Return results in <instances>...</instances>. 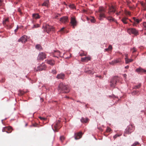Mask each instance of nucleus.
Listing matches in <instances>:
<instances>
[{
  "label": "nucleus",
  "mask_w": 146,
  "mask_h": 146,
  "mask_svg": "<svg viewBox=\"0 0 146 146\" xmlns=\"http://www.w3.org/2000/svg\"><path fill=\"white\" fill-rule=\"evenodd\" d=\"M58 88V92L60 93H68L70 91L68 86L62 83L59 84Z\"/></svg>",
  "instance_id": "nucleus-1"
},
{
  "label": "nucleus",
  "mask_w": 146,
  "mask_h": 146,
  "mask_svg": "<svg viewBox=\"0 0 146 146\" xmlns=\"http://www.w3.org/2000/svg\"><path fill=\"white\" fill-rule=\"evenodd\" d=\"M42 28L43 29V31L48 33H49L50 32L54 31H55L54 27L46 24H44Z\"/></svg>",
  "instance_id": "nucleus-2"
},
{
  "label": "nucleus",
  "mask_w": 146,
  "mask_h": 146,
  "mask_svg": "<svg viewBox=\"0 0 146 146\" xmlns=\"http://www.w3.org/2000/svg\"><path fill=\"white\" fill-rule=\"evenodd\" d=\"M118 81V78L116 77H114L111 79L110 81V86L111 87L114 88Z\"/></svg>",
  "instance_id": "nucleus-3"
},
{
  "label": "nucleus",
  "mask_w": 146,
  "mask_h": 146,
  "mask_svg": "<svg viewBox=\"0 0 146 146\" xmlns=\"http://www.w3.org/2000/svg\"><path fill=\"white\" fill-rule=\"evenodd\" d=\"M99 12L100 13L99 19L100 20H102L103 17H105L104 15L105 10L104 8L103 7H100L99 9Z\"/></svg>",
  "instance_id": "nucleus-4"
},
{
  "label": "nucleus",
  "mask_w": 146,
  "mask_h": 146,
  "mask_svg": "<svg viewBox=\"0 0 146 146\" xmlns=\"http://www.w3.org/2000/svg\"><path fill=\"white\" fill-rule=\"evenodd\" d=\"M52 126L54 127L55 131H58V130L61 127L60 121L59 120L57 121L54 124L52 125Z\"/></svg>",
  "instance_id": "nucleus-5"
},
{
  "label": "nucleus",
  "mask_w": 146,
  "mask_h": 146,
  "mask_svg": "<svg viewBox=\"0 0 146 146\" xmlns=\"http://www.w3.org/2000/svg\"><path fill=\"white\" fill-rule=\"evenodd\" d=\"M127 32L130 34H132L135 35H138L137 31L135 28L129 29L127 30Z\"/></svg>",
  "instance_id": "nucleus-6"
},
{
  "label": "nucleus",
  "mask_w": 146,
  "mask_h": 146,
  "mask_svg": "<svg viewBox=\"0 0 146 146\" xmlns=\"http://www.w3.org/2000/svg\"><path fill=\"white\" fill-rule=\"evenodd\" d=\"M134 129V128L133 127L132 125L129 126L127 128L126 131L125 132L124 135H125V134H129L130 133L132 132L133 131Z\"/></svg>",
  "instance_id": "nucleus-7"
},
{
  "label": "nucleus",
  "mask_w": 146,
  "mask_h": 146,
  "mask_svg": "<svg viewBox=\"0 0 146 146\" xmlns=\"http://www.w3.org/2000/svg\"><path fill=\"white\" fill-rule=\"evenodd\" d=\"M46 58V55L45 53L41 52L39 53L38 56V59L43 60Z\"/></svg>",
  "instance_id": "nucleus-8"
},
{
  "label": "nucleus",
  "mask_w": 146,
  "mask_h": 146,
  "mask_svg": "<svg viewBox=\"0 0 146 146\" xmlns=\"http://www.w3.org/2000/svg\"><path fill=\"white\" fill-rule=\"evenodd\" d=\"M46 66L44 63H42L41 64H39L37 67V71L45 70L46 68Z\"/></svg>",
  "instance_id": "nucleus-9"
},
{
  "label": "nucleus",
  "mask_w": 146,
  "mask_h": 146,
  "mask_svg": "<svg viewBox=\"0 0 146 146\" xmlns=\"http://www.w3.org/2000/svg\"><path fill=\"white\" fill-rule=\"evenodd\" d=\"M12 130V127L9 126L4 127L2 129V131H6L7 133H10L11 132Z\"/></svg>",
  "instance_id": "nucleus-10"
},
{
  "label": "nucleus",
  "mask_w": 146,
  "mask_h": 146,
  "mask_svg": "<svg viewBox=\"0 0 146 146\" xmlns=\"http://www.w3.org/2000/svg\"><path fill=\"white\" fill-rule=\"evenodd\" d=\"M70 23L72 26L73 28L74 29L76 25L77 21L76 20L75 17H72L71 18Z\"/></svg>",
  "instance_id": "nucleus-11"
},
{
  "label": "nucleus",
  "mask_w": 146,
  "mask_h": 146,
  "mask_svg": "<svg viewBox=\"0 0 146 146\" xmlns=\"http://www.w3.org/2000/svg\"><path fill=\"white\" fill-rule=\"evenodd\" d=\"M115 7L113 5H112L111 7H110L109 10L108 12L109 15H112V14L114 13L115 12Z\"/></svg>",
  "instance_id": "nucleus-12"
},
{
  "label": "nucleus",
  "mask_w": 146,
  "mask_h": 146,
  "mask_svg": "<svg viewBox=\"0 0 146 146\" xmlns=\"http://www.w3.org/2000/svg\"><path fill=\"white\" fill-rule=\"evenodd\" d=\"M82 133L81 132L75 133L74 135L75 139L76 140L79 139L82 137Z\"/></svg>",
  "instance_id": "nucleus-13"
},
{
  "label": "nucleus",
  "mask_w": 146,
  "mask_h": 146,
  "mask_svg": "<svg viewBox=\"0 0 146 146\" xmlns=\"http://www.w3.org/2000/svg\"><path fill=\"white\" fill-rule=\"evenodd\" d=\"M27 37L25 35H24L21 37L18 40L19 42H21L23 43H25L27 41Z\"/></svg>",
  "instance_id": "nucleus-14"
},
{
  "label": "nucleus",
  "mask_w": 146,
  "mask_h": 146,
  "mask_svg": "<svg viewBox=\"0 0 146 146\" xmlns=\"http://www.w3.org/2000/svg\"><path fill=\"white\" fill-rule=\"evenodd\" d=\"M54 57H58V56H60V51L58 50H54V52H52Z\"/></svg>",
  "instance_id": "nucleus-15"
},
{
  "label": "nucleus",
  "mask_w": 146,
  "mask_h": 146,
  "mask_svg": "<svg viewBox=\"0 0 146 146\" xmlns=\"http://www.w3.org/2000/svg\"><path fill=\"white\" fill-rule=\"evenodd\" d=\"M133 19L134 21V22L133 24V26H136L137 24L139 23L141 21V19L139 20L135 17H133Z\"/></svg>",
  "instance_id": "nucleus-16"
},
{
  "label": "nucleus",
  "mask_w": 146,
  "mask_h": 146,
  "mask_svg": "<svg viewBox=\"0 0 146 146\" xmlns=\"http://www.w3.org/2000/svg\"><path fill=\"white\" fill-rule=\"evenodd\" d=\"M60 21L63 23H65L68 21V18L67 17H64L60 18Z\"/></svg>",
  "instance_id": "nucleus-17"
},
{
  "label": "nucleus",
  "mask_w": 146,
  "mask_h": 146,
  "mask_svg": "<svg viewBox=\"0 0 146 146\" xmlns=\"http://www.w3.org/2000/svg\"><path fill=\"white\" fill-rule=\"evenodd\" d=\"M33 23L34 24L33 25V26L32 27V28L33 29L34 28H36V25L34 24L33 22L35 21L34 20L36 19V13H34L33 14Z\"/></svg>",
  "instance_id": "nucleus-18"
},
{
  "label": "nucleus",
  "mask_w": 146,
  "mask_h": 146,
  "mask_svg": "<svg viewBox=\"0 0 146 146\" xmlns=\"http://www.w3.org/2000/svg\"><path fill=\"white\" fill-rule=\"evenodd\" d=\"M46 62L48 64L52 66L54 65L55 64L54 61L52 60H46Z\"/></svg>",
  "instance_id": "nucleus-19"
},
{
  "label": "nucleus",
  "mask_w": 146,
  "mask_h": 146,
  "mask_svg": "<svg viewBox=\"0 0 146 146\" xmlns=\"http://www.w3.org/2000/svg\"><path fill=\"white\" fill-rule=\"evenodd\" d=\"M65 77V75L62 73L58 74L56 76V78L58 79H64Z\"/></svg>",
  "instance_id": "nucleus-20"
},
{
  "label": "nucleus",
  "mask_w": 146,
  "mask_h": 146,
  "mask_svg": "<svg viewBox=\"0 0 146 146\" xmlns=\"http://www.w3.org/2000/svg\"><path fill=\"white\" fill-rule=\"evenodd\" d=\"M91 59V58L90 57H85L81 58V61L82 62H87L90 60Z\"/></svg>",
  "instance_id": "nucleus-21"
},
{
  "label": "nucleus",
  "mask_w": 146,
  "mask_h": 146,
  "mask_svg": "<svg viewBox=\"0 0 146 146\" xmlns=\"http://www.w3.org/2000/svg\"><path fill=\"white\" fill-rule=\"evenodd\" d=\"M120 62V60L119 59H116L113 60L111 62H109V64L111 65H114L115 64L119 63Z\"/></svg>",
  "instance_id": "nucleus-22"
},
{
  "label": "nucleus",
  "mask_w": 146,
  "mask_h": 146,
  "mask_svg": "<svg viewBox=\"0 0 146 146\" xmlns=\"http://www.w3.org/2000/svg\"><path fill=\"white\" fill-rule=\"evenodd\" d=\"M136 71L139 73H145L146 72L145 70L141 68H139L136 69Z\"/></svg>",
  "instance_id": "nucleus-23"
},
{
  "label": "nucleus",
  "mask_w": 146,
  "mask_h": 146,
  "mask_svg": "<svg viewBox=\"0 0 146 146\" xmlns=\"http://www.w3.org/2000/svg\"><path fill=\"white\" fill-rule=\"evenodd\" d=\"M145 1L146 2L145 3H143V1L139 2L140 3L143 8L144 11H146V0Z\"/></svg>",
  "instance_id": "nucleus-24"
},
{
  "label": "nucleus",
  "mask_w": 146,
  "mask_h": 146,
  "mask_svg": "<svg viewBox=\"0 0 146 146\" xmlns=\"http://www.w3.org/2000/svg\"><path fill=\"white\" fill-rule=\"evenodd\" d=\"M128 18L126 17H123L121 19V21L124 24H126L128 23L127 20Z\"/></svg>",
  "instance_id": "nucleus-25"
},
{
  "label": "nucleus",
  "mask_w": 146,
  "mask_h": 146,
  "mask_svg": "<svg viewBox=\"0 0 146 146\" xmlns=\"http://www.w3.org/2000/svg\"><path fill=\"white\" fill-rule=\"evenodd\" d=\"M89 119H88V118H82L80 121L82 123H87Z\"/></svg>",
  "instance_id": "nucleus-26"
},
{
  "label": "nucleus",
  "mask_w": 146,
  "mask_h": 146,
  "mask_svg": "<svg viewBox=\"0 0 146 146\" xmlns=\"http://www.w3.org/2000/svg\"><path fill=\"white\" fill-rule=\"evenodd\" d=\"M49 1L48 0L45 1L44 3L42 4V6H45L46 7H48V6Z\"/></svg>",
  "instance_id": "nucleus-27"
},
{
  "label": "nucleus",
  "mask_w": 146,
  "mask_h": 146,
  "mask_svg": "<svg viewBox=\"0 0 146 146\" xmlns=\"http://www.w3.org/2000/svg\"><path fill=\"white\" fill-rule=\"evenodd\" d=\"M125 63L126 64H128L130 62H131L133 61V60L132 59H129L128 58L126 57L125 58Z\"/></svg>",
  "instance_id": "nucleus-28"
},
{
  "label": "nucleus",
  "mask_w": 146,
  "mask_h": 146,
  "mask_svg": "<svg viewBox=\"0 0 146 146\" xmlns=\"http://www.w3.org/2000/svg\"><path fill=\"white\" fill-rule=\"evenodd\" d=\"M105 18H106L110 22L114 21V19L112 18V17H106L105 16Z\"/></svg>",
  "instance_id": "nucleus-29"
},
{
  "label": "nucleus",
  "mask_w": 146,
  "mask_h": 146,
  "mask_svg": "<svg viewBox=\"0 0 146 146\" xmlns=\"http://www.w3.org/2000/svg\"><path fill=\"white\" fill-rule=\"evenodd\" d=\"M141 86V83H139L136 86H135L133 88V89H139L140 88Z\"/></svg>",
  "instance_id": "nucleus-30"
},
{
  "label": "nucleus",
  "mask_w": 146,
  "mask_h": 146,
  "mask_svg": "<svg viewBox=\"0 0 146 146\" xmlns=\"http://www.w3.org/2000/svg\"><path fill=\"white\" fill-rule=\"evenodd\" d=\"M9 22V19L8 18L6 19H5L3 21V24L4 25H7L6 24H7V22Z\"/></svg>",
  "instance_id": "nucleus-31"
},
{
  "label": "nucleus",
  "mask_w": 146,
  "mask_h": 146,
  "mask_svg": "<svg viewBox=\"0 0 146 146\" xmlns=\"http://www.w3.org/2000/svg\"><path fill=\"white\" fill-rule=\"evenodd\" d=\"M87 20L88 21L90 20L92 23H94L95 22V20L94 18H92V19L89 18L88 17L87 18Z\"/></svg>",
  "instance_id": "nucleus-32"
},
{
  "label": "nucleus",
  "mask_w": 146,
  "mask_h": 146,
  "mask_svg": "<svg viewBox=\"0 0 146 146\" xmlns=\"http://www.w3.org/2000/svg\"><path fill=\"white\" fill-rule=\"evenodd\" d=\"M112 48V46L111 45H110L108 48H106L105 50L106 51H108V50H111Z\"/></svg>",
  "instance_id": "nucleus-33"
},
{
  "label": "nucleus",
  "mask_w": 146,
  "mask_h": 146,
  "mask_svg": "<svg viewBox=\"0 0 146 146\" xmlns=\"http://www.w3.org/2000/svg\"><path fill=\"white\" fill-rule=\"evenodd\" d=\"M139 93V91L138 90H134L132 92V94L133 95H136L138 94Z\"/></svg>",
  "instance_id": "nucleus-34"
},
{
  "label": "nucleus",
  "mask_w": 146,
  "mask_h": 146,
  "mask_svg": "<svg viewBox=\"0 0 146 146\" xmlns=\"http://www.w3.org/2000/svg\"><path fill=\"white\" fill-rule=\"evenodd\" d=\"M19 95H22L24 94L25 93V92L21 90H19Z\"/></svg>",
  "instance_id": "nucleus-35"
},
{
  "label": "nucleus",
  "mask_w": 146,
  "mask_h": 146,
  "mask_svg": "<svg viewBox=\"0 0 146 146\" xmlns=\"http://www.w3.org/2000/svg\"><path fill=\"white\" fill-rule=\"evenodd\" d=\"M38 49L39 50L42 49V47L40 44L37 45V49Z\"/></svg>",
  "instance_id": "nucleus-36"
},
{
  "label": "nucleus",
  "mask_w": 146,
  "mask_h": 146,
  "mask_svg": "<svg viewBox=\"0 0 146 146\" xmlns=\"http://www.w3.org/2000/svg\"><path fill=\"white\" fill-rule=\"evenodd\" d=\"M7 28V29H11L13 27V26L12 25H6Z\"/></svg>",
  "instance_id": "nucleus-37"
},
{
  "label": "nucleus",
  "mask_w": 146,
  "mask_h": 146,
  "mask_svg": "<svg viewBox=\"0 0 146 146\" xmlns=\"http://www.w3.org/2000/svg\"><path fill=\"white\" fill-rule=\"evenodd\" d=\"M65 138L63 136H61L60 137V140L62 142L64 140Z\"/></svg>",
  "instance_id": "nucleus-38"
},
{
  "label": "nucleus",
  "mask_w": 146,
  "mask_h": 146,
  "mask_svg": "<svg viewBox=\"0 0 146 146\" xmlns=\"http://www.w3.org/2000/svg\"><path fill=\"white\" fill-rule=\"evenodd\" d=\"M111 131V128L108 127H107L106 130V132H110Z\"/></svg>",
  "instance_id": "nucleus-39"
},
{
  "label": "nucleus",
  "mask_w": 146,
  "mask_h": 146,
  "mask_svg": "<svg viewBox=\"0 0 146 146\" xmlns=\"http://www.w3.org/2000/svg\"><path fill=\"white\" fill-rule=\"evenodd\" d=\"M69 7L72 9H74L75 8V6L74 4L69 5Z\"/></svg>",
  "instance_id": "nucleus-40"
},
{
  "label": "nucleus",
  "mask_w": 146,
  "mask_h": 146,
  "mask_svg": "<svg viewBox=\"0 0 146 146\" xmlns=\"http://www.w3.org/2000/svg\"><path fill=\"white\" fill-rule=\"evenodd\" d=\"M38 118L41 120H42V121L45 120L46 119V118H44V117H40V116Z\"/></svg>",
  "instance_id": "nucleus-41"
},
{
  "label": "nucleus",
  "mask_w": 146,
  "mask_h": 146,
  "mask_svg": "<svg viewBox=\"0 0 146 146\" xmlns=\"http://www.w3.org/2000/svg\"><path fill=\"white\" fill-rule=\"evenodd\" d=\"M125 14L127 15H131V13L130 12L127 11H125Z\"/></svg>",
  "instance_id": "nucleus-42"
},
{
  "label": "nucleus",
  "mask_w": 146,
  "mask_h": 146,
  "mask_svg": "<svg viewBox=\"0 0 146 146\" xmlns=\"http://www.w3.org/2000/svg\"><path fill=\"white\" fill-rule=\"evenodd\" d=\"M139 143L138 142H136L135 143H134L133 144H132L131 146H135L139 144Z\"/></svg>",
  "instance_id": "nucleus-43"
},
{
  "label": "nucleus",
  "mask_w": 146,
  "mask_h": 146,
  "mask_svg": "<svg viewBox=\"0 0 146 146\" xmlns=\"http://www.w3.org/2000/svg\"><path fill=\"white\" fill-rule=\"evenodd\" d=\"M64 27L62 28L60 30V32L61 33H64Z\"/></svg>",
  "instance_id": "nucleus-44"
},
{
  "label": "nucleus",
  "mask_w": 146,
  "mask_h": 146,
  "mask_svg": "<svg viewBox=\"0 0 146 146\" xmlns=\"http://www.w3.org/2000/svg\"><path fill=\"white\" fill-rule=\"evenodd\" d=\"M131 50L132 51V52L133 53L136 51V49L134 47L133 49H131Z\"/></svg>",
  "instance_id": "nucleus-45"
},
{
  "label": "nucleus",
  "mask_w": 146,
  "mask_h": 146,
  "mask_svg": "<svg viewBox=\"0 0 146 146\" xmlns=\"http://www.w3.org/2000/svg\"><path fill=\"white\" fill-rule=\"evenodd\" d=\"M143 25L144 26V29L145 30H146V22H145L143 23Z\"/></svg>",
  "instance_id": "nucleus-46"
},
{
  "label": "nucleus",
  "mask_w": 146,
  "mask_h": 146,
  "mask_svg": "<svg viewBox=\"0 0 146 146\" xmlns=\"http://www.w3.org/2000/svg\"><path fill=\"white\" fill-rule=\"evenodd\" d=\"M126 2L127 3V6L130 5V4L131 3V2L129 0H127L126 1Z\"/></svg>",
  "instance_id": "nucleus-47"
},
{
  "label": "nucleus",
  "mask_w": 146,
  "mask_h": 146,
  "mask_svg": "<svg viewBox=\"0 0 146 146\" xmlns=\"http://www.w3.org/2000/svg\"><path fill=\"white\" fill-rule=\"evenodd\" d=\"M120 136L118 134H116L113 136V138L114 139H115L117 137H119Z\"/></svg>",
  "instance_id": "nucleus-48"
},
{
  "label": "nucleus",
  "mask_w": 146,
  "mask_h": 146,
  "mask_svg": "<svg viewBox=\"0 0 146 146\" xmlns=\"http://www.w3.org/2000/svg\"><path fill=\"white\" fill-rule=\"evenodd\" d=\"M18 11L20 13V14H22V13L21 12V10L20 8H19L18 9Z\"/></svg>",
  "instance_id": "nucleus-49"
},
{
  "label": "nucleus",
  "mask_w": 146,
  "mask_h": 146,
  "mask_svg": "<svg viewBox=\"0 0 146 146\" xmlns=\"http://www.w3.org/2000/svg\"><path fill=\"white\" fill-rule=\"evenodd\" d=\"M52 73L54 74H56V72L55 70H54L52 71Z\"/></svg>",
  "instance_id": "nucleus-50"
},
{
  "label": "nucleus",
  "mask_w": 146,
  "mask_h": 146,
  "mask_svg": "<svg viewBox=\"0 0 146 146\" xmlns=\"http://www.w3.org/2000/svg\"><path fill=\"white\" fill-rule=\"evenodd\" d=\"M3 1V0H0V6H1Z\"/></svg>",
  "instance_id": "nucleus-51"
},
{
  "label": "nucleus",
  "mask_w": 146,
  "mask_h": 146,
  "mask_svg": "<svg viewBox=\"0 0 146 146\" xmlns=\"http://www.w3.org/2000/svg\"><path fill=\"white\" fill-rule=\"evenodd\" d=\"M128 7H129V8L131 9H133V7L132 6H131L130 5H129L128 6Z\"/></svg>",
  "instance_id": "nucleus-52"
},
{
  "label": "nucleus",
  "mask_w": 146,
  "mask_h": 146,
  "mask_svg": "<svg viewBox=\"0 0 146 146\" xmlns=\"http://www.w3.org/2000/svg\"><path fill=\"white\" fill-rule=\"evenodd\" d=\"M19 27H18V26H17V28L16 29H15V33H16L17 32L18 30V29H19Z\"/></svg>",
  "instance_id": "nucleus-53"
},
{
  "label": "nucleus",
  "mask_w": 146,
  "mask_h": 146,
  "mask_svg": "<svg viewBox=\"0 0 146 146\" xmlns=\"http://www.w3.org/2000/svg\"><path fill=\"white\" fill-rule=\"evenodd\" d=\"M80 55L81 56H86V54H85L84 53H81V54H80Z\"/></svg>",
  "instance_id": "nucleus-54"
},
{
  "label": "nucleus",
  "mask_w": 146,
  "mask_h": 146,
  "mask_svg": "<svg viewBox=\"0 0 146 146\" xmlns=\"http://www.w3.org/2000/svg\"><path fill=\"white\" fill-rule=\"evenodd\" d=\"M123 77L125 78H126V76H127V75L126 74H124L123 75Z\"/></svg>",
  "instance_id": "nucleus-55"
},
{
  "label": "nucleus",
  "mask_w": 146,
  "mask_h": 146,
  "mask_svg": "<svg viewBox=\"0 0 146 146\" xmlns=\"http://www.w3.org/2000/svg\"><path fill=\"white\" fill-rule=\"evenodd\" d=\"M40 18V17L39 15L37 13V19H39Z\"/></svg>",
  "instance_id": "nucleus-56"
},
{
  "label": "nucleus",
  "mask_w": 146,
  "mask_h": 146,
  "mask_svg": "<svg viewBox=\"0 0 146 146\" xmlns=\"http://www.w3.org/2000/svg\"><path fill=\"white\" fill-rule=\"evenodd\" d=\"M33 126L36 127V123L33 124L32 125Z\"/></svg>",
  "instance_id": "nucleus-57"
},
{
  "label": "nucleus",
  "mask_w": 146,
  "mask_h": 146,
  "mask_svg": "<svg viewBox=\"0 0 146 146\" xmlns=\"http://www.w3.org/2000/svg\"><path fill=\"white\" fill-rule=\"evenodd\" d=\"M60 15H56L55 16V18L56 19L58 17V16Z\"/></svg>",
  "instance_id": "nucleus-58"
},
{
  "label": "nucleus",
  "mask_w": 146,
  "mask_h": 146,
  "mask_svg": "<svg viewBox=\"0 0 146 146\" xmlns=\"http://www.w3.org/2000/svg\"><path fill=\"white\" fill-rule=\"evenodd\" d=\"M129 68V66H125V68L126 69H128Z\"/></svg>",
  "instance_id": "nucleus-59"
},
{
  "label": "nucleus",
  "mask_w": 146,
  "mask_h": 146,
  "mask_svg": "<svg viewBox=\"0 0 146 146\" xmlns=\"http://www.w3.org/2000/svg\"><path fill=\"white\" fill-rule=\"evenodd\" d=\"M120 13V12H119V13L116 12V14L117 15H119V13Z\"/></svg>",
  "instance_id": "nucleus-60"
},
{
  "label": "nucleus",
  "mask_w": 146,
  "mask_h": 146,
  "mask_svg": "<svg viewBox=\"0 0 146 146\" xmlns=\"http://www.w3.org/2000/svg\"><path fill=\"white\" fill-rule=\"evenodd\" d=\"M5 80L4 79H2V81H1L2 82H4Z\"/></svg>",
  "instance_id": "nucleus-61"
},
{
  "label": "nucleus",
  "mask_w": 146,
  "mask_h": 146,
  "mask_svg": "<svg viewBox=\"0 0 146 146\" xmlns=\"http://www.w3.org/2000/svg\"><path fill=\"white\" fill-rule=\"evenodd\" d=\"M41 100L42 102L43 101V99L42 98H41Z\"/></svg>",
  "instance_id": "nucleus-62"
},
{
  "label": "nucleus",
  "mask_w": 146,
  "mask_h": 146,
  "mask_svg": "<svg viewBox=\"0 0 146 146\" xmlns=\"http://www.w3.org/2000/svg\"><path fill=\"white\" fill-rule=\"evenodd\" d=\"M127 56H128V54H125L126 57L127 58Z\"/></svg>",
  "instance_id": "nucleus-63"
},
{
  "label": "nucleus",
  "mask_w": 146,
  "mask_h": 146,
  "mask_svg": "<svg viewBox=\"0 0 146 146\" xmlns=\"http://www.w3.org/2000/svg\"><path fill=\"white\" fill-rule=\"evenodd\" d=\"M37 27H39V25L38 24H37Z\"/></svg>",
  "instance_id": "nucleus-64"
}]
</instances>
